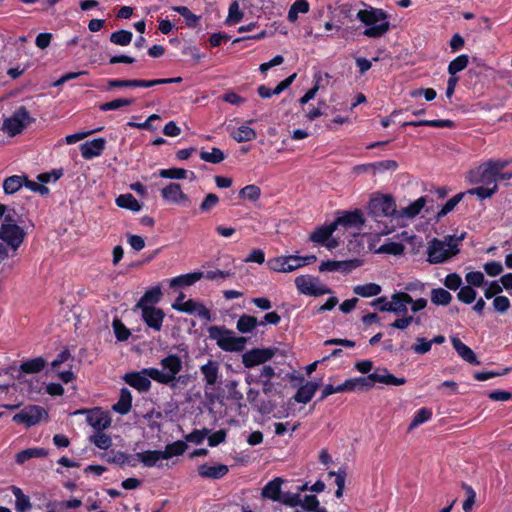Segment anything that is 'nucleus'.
Here are the masks:
<instances>
[{
  "label": "nucleus",
  "mask_w": 512,
  "mask_h": 512,
  "mask_svg": "<svg viewBox=\"0 0 512 512\" xmlns=\"http://www.w3.org/2000/svg\"><path fill=\"white\" fill-rule=\"evenodd\" d=\"M338 216L333 221L336 229L338 226H343L346 229L355 228L357 230H362L363 225L365 224V218L363 212L360 209H355L353 211H342L338 212Z\"/></svg>",
  "instance_id": "obj_11"
},
{
  "label": "nucleus",
  "mask_w": 512,
  "mask_h": 512,
  "mask_svg": "<svg viewBox=\"0 0 512 512\" xmlns=\"http://www.w3.org/2000/svg\"><path fill=\"white\" fill-rule=\"evenodd\" d=\"M406 382V378L394 376L385 367H378L373 373H370L367 376L357 377L359 392L369 391L373 388L375 383L400 386L404 385Z\"/></svg>",
  "instance_id": "obj_4"
},
{
  "label": "nucleus",
  "mask_w": 512,
  "mask_h": 512,
  "mask_svg": "<svg viewBox=\"0 0 512 512\" xmlns=\"http://www.w3.org/2000/svg\"><path fill=\"white\" fill-rule=\"evenodd\" d=\"M462 488L465 490L466 495H467L466 500L463 502L462 508H463L464 512H471L472 507L475 504L476 493H475L474 489L466 483H462Z\"/></svg>",
  "instance_id": "obj_62"
},
{
  "label": "nucleus",
  "mask_w": 512,
  "mask_h": 512,
  "mask_svg": "<svg viewBox=\"0 0 512 512\" xmlns=\"http://www.w3.org/2000/svg\"><path fill=\"white\" fill-rule=\"evenodd\" d=\"M219 203V197L214 193H209L206 195L204 200L199 206V209L201 212H209L212 210L215 206H217Z\"/></svg>",
  "instance_id": "obj_64"
},
{
  "label": "nucleus",
  "mask_w": 512,
  "mask_h": 512,
  "mask_svg": "<svg viewBox=\"0 0 512 512\" xmlns=\"http://www.w3.org/2000/svg\"><path fill=\"white\" fill-rule=\"evenodd\" d=\"M387 17V13L378 8L363 9L357 13V18L368 26L363 31V35L369 38H379L389 30L390 23L387 21Z\"/></svg>",
  "instance_id": "obj_2"
},
{
  "label": "nucleus",
  "mask_w": 512,
  "mask_h": 512,
  "mask_svg": "<svg viewBox=\"0 0 512 512\" xmlns=\"http://www.w3.org/2000/svg\"><path fill=\"white\" fill-rule=\"evenodd\" d=\"M112 456L108 458V462L117 464L119 466H137L136 454H127L123 451H111Z\"/></svg>",
  "instance_id": "obj_30"
},
{
  "label": "nucleus",
  "mask_w": 512,
  "mask_h": 512,
  "mask_svg": "<svg viewBox=\"0 0 512 512\" xmlns=\"http://www.w3.org/2000/svg\"><path fill=\"white\" fill-rule=\"evenodd\" d=\"M209 337L216 341L220 349L226 352H241L247 343L245 337L235 336L232 330L224 326H211L208 328Z\"/></svg>",
  "instance_id": "obj_3"
},
{
  "label": "nucleus",
  "mask_w": 512,
  "mask_h": 512,
  "mask_svg": "<svg viewBox=\"0 0 512 512\" xmlns=\"http://www.w3.org/2000/svg\"><path fill=\"white\" fill-rule=\"evenodd\" d=\"M369 214L376 220L379 217H394L398 216L396 203L391 195H382L380 197L372 198L368 205Z\"/></svg>",
  "instance_id": "obj_5"
},
{
  "label": "nucleus",
  "mask_w": 512,
  "mask_h": 512,
  "mask_svg": "<svg viewBox=\"0 0 512 512\" xmlns=\"http://www.w3.org/2000/svg\"><path fill=\"white\" fill-rule=\"evenodd\" d=\"M498 190L497 184H494V186L489 187L487 185L485 186H478L475 188H471L467 190V194L470 195H476L479 199L483 200L486 198H490L493 194H495Z\"/></svg>",
  "instance_id": "obj_54"
},
{
  "label": "nucleus",
  "mask_w": 512,
  "mask_h": 512,
  "mask_svg": "<svg viewBox=\"0 0 512 512\" xmlns=\"http://www.w3.org/2000/svg\"><path fill=\"white\" fill-rule=\"evenodd\" d=\"M200 371L204 377V381L208 386H214L218 382L219 365L216 361L208 360V362L200 367Z\"/></svg>",
  "instance_id": "obj_25"
},
{
  "label": "nucleus",
  "mask_w": 512,
  "mask_h": 512,
  "mask_svg": "<svg viewBox=\"0 0 512 512\" xmlns=\"http://www.w3.org/2000/svg\"><path fill=\"white\" fill-rule=\"evenodd\" d=\"M318 281L317 278H312L310 276L301 275L296 277L295 285L299 291V293L304 295H310V291L313 288L315 282Z\"/></svg>",
  "instance_id": "obj_50"
},
{
  "label": "nucleus",
  "mask_w": 512,
  "mask_h": 512,
  "mask_svg": "<svg viewBox=\"0 0 512 512\" xmlns=\"http://www.w3.org/2000/svg\"><path fill=\"white\" fill-rule=\"evenodd\" d=\"M310 5L307 0H295L288 11V20L294 22L298 18L299 13H307Z\"/></svg>",
  "instance_id": "obj_48"
},
{
  "label": "nucleus",
  "mask_w": 512,
  "mask_h": 512,
  "mask_svg": "<svg viewBox=\"0 0 512 512\" xmlns=\"http://www.w3.org/2000/svg\"><path fill=\"white\" fill-rule=\"evenodd\" d=\"M465 194L466 193L461 192L450 198L437 213V218L440 219L446 216L449 212H451L457 206V204L463 199Z\"/></svg>",
  "instance_id": "obj_57"
},
{
  "label": "nucleus",
  "mask_w": 512,
  "mask_h": 512,
  "mask_svg": "<svg viewBox=\"0 0 512 512\" xmlns=\"http://www.w3.org/2000/svg\"><path fill=\"white\" fill-rule=\"evenodd\" d=\"M162 370L154 367L144 368V372L155 382L174 387L176 375L182 370V359L177 354H168L160 361Z\"/></svg>",
  "instance_id": "obj_1"
},
{
  "label": "nucleus",
  "mask_w": 512,
  "mask_h": 512,
  "mask_svg": "<svg viewBox=\"0 0 512 512\" xmlns=\"http://www.w3.org/2000/svg\"><path fill=\"white\" fill-rule=\"evenodd\" d=\"M353 292L361 297H373L380 294L381 286L376 283L357 285L353 288Z\"/></svg>",
  "instance_id": "obj_41"
},
{
  "label": "nucleus",
  "mask_w": 512,
  "mask_h": 512,
  "mask_svg": "<svg viewBox=\"0 0 512 512\" xmlns=\"http://www.w3.org/2000/svg\"><path fill=\"white\" fill-rule=\"evenodd\" d=\"M361 265H362V261L357 258L344 260V261L327 260V261H323L320 264L319 271L320 272L341 271L343 273H350L352 270L360 267Z\"/></svg>",
  "instance_id": "obj_12"
},
{
  "label": "nucleus",
  "mask_w": 512,
  "mask_h": 512,
  "mask_svg": "<svg viewBox=\"0 0 512 512\" xmlns=\"http://www.w3.org/2000/svg\"><path fill=\"white\" fill-rule=\"evenodd\" d=\"M25 236L24 229L17 224L2 223L0 226V240L13 252L22 245Z\"/></svg>",
  "instance_id": "obj_7"
},
{
  "label": "nucleus",
  "mask_w": 512,
  "mask_h": 512,
  "mask_svg": "<svg viewBox=\"0 0 512 512\" xmlns=\"http://www.w3.org/2000/svg\"><path fill=\"white\" fill-rule=\"evenodd\" d=\"M47 417L48 413L43 407L39 405H28L13 416V421L16 423H23L27 427H31L38 424L43 418Z\"/></svg>",
  "instance_id": "obj_8"
},
{
  "label": "nucleus",
  "mask_w": 512,
  "mask_h": 512,
  "mask_svg": "<svg viewBox=\"0 0 512 512\" xmlns=\"http://www.w3.org/2000/svg\"><path fill=\"white\" fill-rule=\"evenodd\" d=\"M124 381L139 392H147L151 388L150 377L142 369L139 372H129L123 377Z\"/></svg>",
  "instance_id": "obj_15"
},
{
  "label": "nucleus",
  "mask_w": 512,
  "mask_h": 512,
  "mask_svg": "<svg viewBox=\"0 0 512 512\" xmlns=\"http://www.w3.org/2000/svg\"><path fill=\"white\" fill-rule=\"evenodd\" d=\"M131 407L132 394L127 388H122L120 391V397L117 403L112 406V409L121 415H125L131 410Z\"/></svg>",
  "instance_id": "obj_28"
},
{
  "label": "nucleus",
  "mask_w": 512,
  "mask_h": 512,
  "mask_svg": "<svg viewBox=\"0 0 512 512\" xmlns=\"http://www.w3.org/2000/svg\"><path fill=\"white\" fill-rule=\"evenodd\" d=\"M162 292L159 286L148 289L136 304V308L155 307L161 300Z\"/></svg>",
  "instance_id": "obj_26"
},
{
  "label": "nucleus",
  "mask_w": 512,
  "mask_h": 512,
  "mask_svg": "<svg viewBox=\"0 0 512 512\" xmlns=\"http://www.w3.org/2000/svg\"><path fill=\"white\" fill-rule=\"evenodd\" d=\"M244 13L240 10L238 1H233L228 9V16L225 19V24L228 26L238 24L243 19Z\"/></svg>",
  "instance_id": "obj_45"
},
{
  "label": "nucleus",
  "mask_w": 512,
  "mask_h": 512,
  "mask_svg": "<svg viewBox=\"0 0 512 512\" xmlns=\"http://www.w3.org/2000/svg\"><path fill=\"white\" fill-rule=\"evenodd\" d=\"M105 145L106 140L102 137L87 141L80 145L81 155L84 159L91 160L103 153Z\"/></svg>",
  "instance_id": "obj_17"
},
{
  "label": "nucleus",
  "mask_w": 512,
  "mask_h": 512,
  "mask_svg": "<svg viewBox=\"0 0 512 512\" xmlns=\"http://www.w3.org/2000/svg\"><path fill=\"white\" fill-rule=\"evenodd\" d=\"M425 204H426V198L420 197L417 200H415L414 202H412L411 204H409L400 213H398V216L414 218L421 212V210L424 208Z\"/></svg>",
  "instance_id": "obj_39"
},
{
  "label": "nucleus",
  "mask_w": 512,
  "mask_h": 512,
  "mask_svg": "<svg viewBox=\"0 0 512 512\" xmlns=\"http://www.w3.org/2000/svg\"><path fill=\"white\" fill-rule=\"evenodd\" d=\"M318 388L319 384L317 382L308 381L298 388L293 399L297 403L307 404L308 402L311 401Z\"/></svg>",
  "instance_id": "obj_23"
},
{
  "label": "nucleus",
  "mask_w": 512,
  "mask_h": 512,
  "mask_svg": "<svg viewBox=\"0 0 512 512\" xmlns=\"http://www.w3.org/2000/svg\"><path fill=\"white\" fill-rule=\"evenodd\" d=\"M34 122V118L30 116L29 111L24 106H20L15 110L13 115L4 120L3 130L10 136L20 134L23 129Z\"/></svg>",
  "instance_id": "obj_6"
},
{
  "label": "nucleus",
  "mask_w": 512,
  "mask_h": 512,
  "mask_svg": "<svg viewBox=\"0 0 512 512\" xmlns=\"http://www.w3.org/2000/svg\"><path fill=\"white\" fill-rule=\"evenodd\" d=\"M116 205L120 208H124L133 212L141 210V204L138 200L130 193L119 195L116 200Z\"/></svg>",
  "instance_id": "obj_36"
},
{
  "label": "nucleus",
  "mask_w": 512,
  "mask_h": 512,
  "mask_svg": "<svg viewBox=\"0 0 512 512\" xmlns=\"http://www.w3.org/2000/svg\"><path fill=\"white\" fill-rule=\"evenodd\" d=\"M187 449L186 442L177 440L173 443L167 444L165 450L162 451L164 459H169L174 456L182 455Z\"/></svg>",
  "instance_id": "obj_42"
},
{
  "label": "nucleus",
  "mask_w": 512,
  "mask_h": 512,
  "mask_svg": "<svg viewBox=\"0 0 512 512\" xmlns=\"http://www.w3.org/2000/svg\"><path fill=\"white\" fill-rule=\"evenodd\" d=\"M27 180V176H19L13 175L7 177L3 182V190L5 194L11 195L19 191L22 186H25V181Z\"/></svg>",
  "instance_id": "obj_34"
},
{
  "label": "nucleus",
  "mask_w": 512,
  "mask_h": 512,
  "mask_svg": "<svg viewBox=\"0 0 512 512\" xmlns=\"http://www.w3.org/2000/svg\"><path fill=\"white\" fill-rule=\"evenodd\" d=\"M267 264L269 269L275 272L288 273L293 271L292 266H287L288 262L286 256H278L271 258L269 259Z\"/></svg>",
  "instance_id": "obj_46"
},
{
  "label": "nucleus",
  "mask_w": 512,
  "mask_h": 512,
  "mask_svg": "<svg viewBox=\"0 0 512 512\" xmlns=\"http://www.w3.org/2000/svg\"><path fill=\"white\" fill-rule=\"evenodd\" d=\"M157 174L161 178H165V179L181 180V179L187 178L188 174L190 175V179L195 178V174L193 171H187L184 168H177V167L168 168V169H160V170H158Z\"/></svg>",
  "instance_id": "obj_32"
},
{
  "label": "nucleus",
  "mask_w": 512,
  "mask_h": 512,
  "mask_svg": "<svg viewBox=\"0 0 512 512\" xmlns=\"http://www.w3.org/2000/svg\"><path fill=\"white\" fill-rule=\"evenodd\" d=\"M336 231L334 222L328 225L320 226L316 228L310 235V240L314 243L325 244Z\"/></svg>",
  "instance_id": "obj_27"
},
{
  "label": "nucleus",
  "mask_w": 512,
  "mask_h": 512,
  "mask_svg": "<svg viewBox=\"0 0 512 512\" xmlns=\"http://www.w3.org/2000/svg\"><path fill=\"white\" fill-rule=\"evenodd\" d=\"M261 189L254 184L247 185L239 191V197L251 201H257L260 198Z\"/></svg>",
  "instance_id": "obj_59"
},
{
  "label": "nucleus",
  "mask_w": 512,
  "mask_h": 512,
  "mask_svg": "<svg viewBox=\"0 0 512 512\" xmlns=\"http://www.w3.org/2000/svg\"><path fill=\"white\" fill-rule=\"evenodd\" d=\"M258 325L259 322L255 316L243 314L239 317L236 328L240 333H250Z\"/></svg>",
  "instance_id": "obj_38"
},
{
  "label": "nucleus",
  "mask_w": 512,
  "mask_h": 512,
  "mask_svg": "<svg viewBox=\"0 0 512 512\" xmlns=\"http://www.w3.org/2000/svg\"><path fill=\"white\" fill-rule=\"evenodd\" d=\"M477 296L476 290L471 286H463L460 288L457 297L459 301L465 303V304H471L475 301Z\"/></svg>",
  "instance_id": "obj_60"
},
{
  "label": "nucleus",
  "mask_w": 512,
  "mask_h": 512,
  "mask_svg": "<svg viewBox=\"0 0 512 512\" xmlns=\"http://www.w3.org/2000/svg\"><path fill=\"white\" fill-rule=\"evenodd\" d=\"M161 196L165 201L174 204L188 200V196L182 191L181 185L175 182H170L162 188Z\"/></svg>",
  "instance_id": "obj_18"
},
{
  "label": "nucleus",
  "mask_w": 512,
  "mask_h": 512,
  "mask_svg": "<svg viewBox=\"0 0 512 512\" xmlns=\"http://www.w3.org/2000/svg\"><path fill=\"white\" fill-rule=\"evenodd\" d=\"M416 341L417 343L411 346V349L413 350L414 353L423 355L431 350L432 342H430V340H427L424 337H417Z\"/></svg>",
  "instance_id": "obj_63"
},
{
  "label": "nucleus",
  "mask_w": 512,
  "mask_h": 512,
  "mask_svg": "<svg viewBox=\"0 0 512 512\" xmlns=\"http://www.w3.org/2000/svg\"><path fill=\"white\" fill-rule=\"evenodd\" d=\"M48 452L45 448L35 447L28 448L18 452L15 456V461L17 464H24L26 461L32 458H41L47 456Z\"/></svg>",
  "instance_id": "obj_31"
},
{
  "label": "nucleus",
  "mask_w": 512,
  "mask_h": 512,
  "mask_svg": "<svg viewBox=\"0 0 512 512\" xmlns=\"http://www.w3.org/2000/svg\"><path fill=\"white\" fill-rule=\"evenodd\" d=\"M282 479L277 477L273 480L269 481L264 488L262 489V496L267 499H271L273 501H278L281 499V484Z\"/></svg>",
  "instance_id": "obj_29"
},
{
  "label": "nucleus",
  "mask_w": 512,
  "mask_h": 512,
  "mask_svg": "<svg viewBox=\"0 0 512 512\" xmlns=\"http://www.w3.org/2000/svg\"><path fill=\"white\" fill-rule=\"evenodd\" d=\"M469 64V56L461 54L453 59L447 68L449 75L456 76L457 73L463 71Z\"/></svg>",
  "instance_id": "obj_40"
},
{
  "label": "nucleus",
  "mask_w": 512,
  "mask_h": 512,
  "mask_svg": "<svg viewBox=\"0 0 512 512\" xmlns=\"http://www.w3.org/2000/svg\"><path fill=\"white\" fill-rule=\"evenodd\" d=\"M404 250H405V246L401 242L389 241V242L382 244L379 247L378 252L389 254V255H394V256H399L404 253Z\"/></svg>",
  "instance_id": "obj_53"
},
{
  "label": "nucleus",
  "mask_w": 512,
  "mask_h": 512,
  "mask_svg": "<svg viewBox=\"0 0 512 512\" xmlns=\"http://www.w3.org/2000/svg\"><path fill=\"white\" fill-rule=\"evenodd\" d=\"M391 310L397 315H406L408 309L407 304L413 302V298L406 292H395L391 296Z\"/></svg>",
  "instance_id": "obj_19"
},
{
  "label": "nucleus",
  "mask_w": 512,
  "mask_h": 512,
  "mask_svg": "<svg viewBox=\"0 0 512 512\" xmlns=\"http://www.w3.org/2000/svg\"><path fill=\"white\" fill-rule=\"evenodd\" d=\"M87 423L92 426L96 432L104 431L111 425V417L108 412L95 408L89 411L87 415Z\"/></svg>",
  "instance_id": "obj_16"
},
{
  "label": "nucleus",
  "mask_w": 512,
  "mask_h": 512,
  "mask_svg": "<svg viewBox=\"0 0 512 512\" xmlns=\"http://www.w3.org/2000/svg\"><path fill=\"white\" fill-rule=\"evenodd\" d=\"M230 136L238 143H242L256 139L257 133L253 128L242 125L237 130L231 132Z\"/></svg>",
  "instance_id": "obj_37"
},
{
  "label": "nucleus",
  "mask_w": 512,
  "mask_h": 512,
  "mask_svg": "<svg viewBox=\"0 0 512 512\" xmlns=\"http://www.w3.org/2000/svg\"><path fill=\"white\" fill-rule=\"evenodd\" d=\"M225 158H226V155L224 154V152L221 149L216 148V147H213L211 152H207V151L200 152V159L205 162L212 163V164H218V163L222 162Z\"/></svg>",
  "instance_id": "obj_52"
},
{
  "label": "nucleus",
  "mask_w": 512,
  "mask_h": 512,
  "mask_svg": "<svg viewBox=\"0 0 512 512\" xmlns=\"http://www.w3.org/2000/svg\"><path fill=\"white\" fill-rule=\"evenodd\" d=\"M428 258L427 261L430 264H439L447 261L451 256L445 248V242L434 238L430 241L427 248Z\"/></svg>",
  "instance_id": "obj_14"
},
{
  "label": "nucleus",
  "mask_w": 512,
  "mask_h": 512,
  "mask_svg": "<svg viewBox=\"0 0 512 512\" xmlns=\"http://www.w3.org/2000/svg\"><path fill=\"white\" fill-rule=\"evenodd\" d=\"M172 10L179 13L184 19L189 28H195L200 20V16L192 13L186 6H173Z\"/></svg>",
  "instance_id": "obj_44"
},
{
  "label": "nucleus",
  "mask_w": 512,
  "mask_h": 512,
  "mask_svg": "<svg viewBox=\"0 0 512 512\" xmlns=\"http://www.w3.org/2000/svg\"><path fill=\"white\" fill-rule=\"evenodd\" d=\"M404 126H428L435 128H453L455 123L449 119L439 120H419V121H408L403 124Z\"/></svg>",
  "instance_id": "obj_35"
},
{
  "label": "nucleus",
  "mask_w": 512,
  "mask_h": 512,
  "mask_svg": "<svg viewBox=\"0 0 512 512\" xmlns=\"http://www.w3.org/2000/svg\"><path fill=\"white\" fill-rule=\"evenodd\" d=\"M137 463L142 462L146 467H153L157 465V462L164 459L162 451L159 450H147L144 452L136 453Z\"/></svg>",
  "instance_id": "obj_33"
},
{
  "label": "nucleus",
  "mask_w": 512,
  "mask_h": 512,
  "mask_svg": "<svg viewBox=\"0 0 512 512\" xmlns=\"http://www.w3.org/2000/svg\"><path fill=\"white\" fill-rule=\"evenodd\" d=\"M141 317L144 323L155 331H160L163 326L165 313L161 308L158 307H142Z\"/></svg>",
  "instance_id": "obj_13"
},
{
  "label": "nucleus",
  "mask_w": 512,
  "mask_h": 512,
  "mask_svg": "<svg viewBox=\"0 0 512 512\" xmlns=\"http://www.w3.org/2000/svg\"><path fill=\"white\" fill-rule=\"evenodd\" d=\"M432 410L427 407H422L418 409L412 419V421L409 424L408 430H413L414 428L418 427L419 425L429 421L432 418Z\"/></svg>",
  "instance_id": "obj_43"
},
{
  "label": "nucleus",
  "mask_w": 512,
  "mask_h": 512,
  "mask_svg": "<svg viewBox=\"0 0 512 512\" xmlns=\"http://www.w3.org/2000/svg\"><path fill=\"white\" fill-rule=\"evenodd\" d=\"M112 327L115 337L118 341L123 342L128 340V338L131 335V332L120 319L115 318L112 322Z\"/></svg>",
  "instance_id": "obj_56"
},
{
  "label": "nucleus",
  "mask_w": 512,
  "mask_h": 512,
  "mask_svg": "<svg viewBox=\"0 0 512 512\" xmlns=\"http://www.w3.org/2000/svg\"><path fill=\"white\" fill-rule=\"evenodd\" d=\"M273 348H253L242 354V364L245 368H253L255 366L266 363L275 355Z\"/></svg>",
  "instance_id": "obj_10"
},
{
  "label": "nucleus",
  "mask_w": 512,
  "mask_h": 512,
  "mask_svg": "<svg viewBox=\"0 0 512 512\" xmlns=\"http://www.w3.org/2000/svg\"><path fill=\"white\" fill-rule=\"evenodd\" d=\"M132 38L133 33L131 31L121 29L110 35V42L119 46H127L131 43Z\"/></svg>",
  "instance_id": "obj_49"
},
{
  "label": "nucleus",
  "mask_w": 512,
  "mask_h": 512,
  "mask_svg": "<svg viewBox=\"0 0 512 512\" xmlns=\"http://www.w3.org/2000/svg\"><path fill=\"white\" fill-rule=\"evenodd\" d=\"M228 472V466L225 464H217L214 466L202 464L198 467V474L202 478L217 480L223 478Z\"/></svg>",
  "instance_id": "obj_20"
},
{
  "label": "nucleus",
  "mask_w": 512,
  "mask_h": 512,
  "mask_svg": "<svg viewBox=\"0 0 512 512\" xmlns=\"http://www.w3.org/2000/svg\"><path fill=\"white\" fill-rule=\"evenodd\" d=\"M90 441L99 449L107 450L112 445V439L103 431H97L90 437Z\"/></svg>",
  "instance_id": "obj_55"
},
{
  "label": "nucleus",
  "mask_w": 512,
  "mask_h": 512,
  "mask_svg": "<svg viewBox=\"0 0 512 512\" xmlns=\"http://www.w3.org/2000/svg\"><path fill=\"white\" fill-rule=\"evenodd\" d=\"M368 166H371V170H373V172L376 173L384 172L386 170L395 171L399 165L395 160L387 159L369 163Z\"/></svg>",
  "instance_id": "obj_58"
},
{
  "label": "nucleus",
  "mask_w": 512,
  "mask_h": 512,
  "mask_svg": "<svg viewBox=\"0 0 512 512\" xmlns=\"http://www.w3.org/2000/svg\"><path fill=\"white\" fill-rule=\"evenodd\" d=\"M204 277L203 272H192L176 276L170 280V288L188 287Z\"/></svg>",
  "instance_id": "obj_24"
},
{
  "label": "nucleus",
  "mask_w": 512,
  "mask_h": 512,
  "mask_svg": "<svg viewBox=\"0 0 512 512\" xmlns=\"http://www.w3.org/2000/svg\"><path fill=\"white\" fill-rule=\"evenodd\" d=\"M47 365V361L42 357H35L26 361H23L19 366V375L36 374L41 372Z\"/></svg>",
  "instance_id": "obj_22"
},
{
  "label": "nucleus",
  "mask_w": 512,
  "mask_h": 512,
  "mask_svg": "<svg viewBox=\"0 0 512 512\" xmlns=\"http://www.w3.org/2000/svg\"><path fill=\"white\" fill-rule=\"evenodd\" d=\"M431 301L435 305L446 306L452 301V295L443 288H434L431 290Z\"/></svg>",
  "instance_id": "obj_47"
},
{
  "label": "nucleus",
  "mask_w": 512,
  "mask_h": 512,
  "mask_svg": "<svg viewBox=\"0 0 512 512\" xmlns=\"http://www.w3.org/2000/svg\"><path fill=\"white\" fill-rule=\"evenodd\" d=\"M134 103L133 98H118L99 105V109L103 112L117 110L119 108L130 106Z\"/></svg>",
  "instance_id": "obj_51"
},
{
  "label": "nucleus",
  "mask_w": 512,
  "mask_h": 512,
  "mask_svg": "<svg viewBox=\"0 0 512 512\" xmlns=\"http://www.w3.org/2000/svg\"><path fill=\"white\" fill-rule=\"evenodd\" d=\"M451 343L457 354L463 360L472 365L480 364L474 351L469 346L464 344L458 337H452Z\"/></svg>",
  "instance_id": "obj_21"
},
{
  "label": "nucleus",
  "mask_w": 512,
  "mask_h": 512,
  "mask_svg": "<svg viewBox=\"0 0 512 512\" xmlns=\"http://www.w3.org/2000/svg\"><path fill=\"white\" fill-rule=\"evenodd\" d=\"M113 88H136V79H108L106 90Z\"/></svg>",
  "instance_id": "obj_61"
},
{
  "label": "nucleus",
  "mask_w": 512,
  "mask_h": 512,
  "mask_svg": "<svg viewBox=\"0 0 512 512\" xmlns=\"http://www.w3.org/2000/svg\"><path fill=\"white\" fill-rule=\"evenodd\" d=\"M467 180L470 184L483 183L487 186L497 184V175L493 171L488 161L482 163L467 174Z\"/></svg>",
  "instance_id": "obj_9"
}]
</instances>
